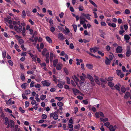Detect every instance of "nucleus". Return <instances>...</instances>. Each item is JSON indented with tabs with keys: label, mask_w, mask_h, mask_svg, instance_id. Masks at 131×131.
I'll return each instance as SVG.
<instances>
[{
	"label": "nucleus",
	"mask_w": 131,
	"mask_h": 131,
	"mask_svg": "<svg viewBox=\"0 0 131 131\" xmlns=\"http://www.w3.org/2000/svg\"><path fill=\"white\" fill-rule=\"evenodd\" d=\"M66 81L67 83L69 84H70V78L69 77H66Z\"/></svg>",
	"instance_id": "38"
},
{
	"label": "nucleus",
	"mask_w": 131,
	"mask_h": 131,
	"mask_svg": "<svg viewBox=\"0 0 131 131\" xmlns=\"http://www.w3.org/2000/svg\"><path fill=\"white\" fill-rule=\"evenodd\" d=\"M58 117V116L57 114H55L53 117V119L54 120L57 119Z\"/></svg>",
	"instance_id": "40"
},
{
	"label": "nucleus",
	"mask_w": 131,
	"mask_h": 131,
	"mask_svg": "<svg viewBox=\"0 0 131 131\" xmlns=\"http://www.w3.org/2000/svg\"><path fill=\"white\" fill-rule=\"evenodd\" d=\"M83 102L85 105H87L88 104V101H87V100H83Z\"/></svg>",
	"instance_id": "55"
},
{
	"label": "nucleus",
	"mask_w": 131,
	"mask_h": 131,
	"mask_svg": "<svg viewBox=\"0 0 131 131\" xmlns=\"http://www.w3.org/2000/svg\"><path fill=\"white\" fill-rule=\"evenodd\" d=\"M72 90L74 94L75 95H76V93H79L80 92V91L77 89L73 88Z\"/></svg>",
	"instance_id": "15"
},
{
	"label": "nucleus",
	"mask_w": 131,
	"mask_h": 131,
	"mask_svg": "<svg viewBox=\"0 0 131 131\" xmlns=\"http://www.w3.org/2000/svg\"><path fill=\"white\" fill-rule=\"evenodd\" d=\"M50 60L51 62H52L53 60V54L52 53H50Z\"/></svg>",
	"instance_id": "23"
},
{
	"label": "nucleus",
	"mask_w": 131,
	"mask_h": 131,
	"mask_svg": "<svg viewBox=\"0 0 131 131\" xmlns=\"http://www.w3.org/2000/svg\"><path fill=\"white\" fill-rule=\"evenodd\" d=\"M20 78H21V79L22 81H24L25 80V78L24 75L23 74H21V76H20Z\"/></svg>",
	"instance_id": "36"
},
{
	"label": "nucleus",
	"mask_w": 131,
	"mask_h": 131,
	"mask_svg": "<svg viewBox=\"0 0 131 131\" xmlns=\"http://www.w3.org/2000/svg\"><path fill=\"white\" fill-rule=\"evenodd\" d=\"M70 48L72 49L74 48V46L73 43H71L70 44L69 46Z\"/></svg>",
	"instance_id": "60"
},
{
	"label": "nucleus",
	"mask_w": 131,
	"mask_h": 131,
	"mask_svg": "<svg viewBox=\"0 0 131 131\" xmlns=\"http://www.w3.org/2000/svg\"><path fill=\"white\" fill-rule=\"evenodd\" d=\"M116 52L117 53H121L122 52L123 49L122 47L118 46L116 49Z\"/></svg>",
	"instance_id": "4"
},
{
	"label": "nucleus",
	"mask_w": 131,
	"mask_h": 131,
	"mask_svg": "<svg viewBox=\"0 0 131 131\" xmlns=\"http://www.w3.org/2000/svg\"><path fill=\"white\" fill-rule=\"evenodd\" d=\"M57 105L58 106H59L60 107H62L63 106V104L62 102L59 101L57 103Z\"/></svg>",
	"instance_id": "31"
},
{
	"label": "nucleus",
	"mask_w": 131,
	"mask_h": 131,
	"mask_svg": "<svg viewBox=\"0 0 131 131\" xmlns=\"http://www.w3.org/2000/svg\"><path fill=\"white\" fill-rule=\"evenodd\" d=\"M22 13L21 16L23 18H24L26 16V14L25 10H24L22 11Z\"/></svg>",
	"instance_id": "22"
},
{
	"label": "nucleus",
	"mask_w": 131,
	"mask_h": 131,
	"mask_svg": "<svg viewBox=\"0 0 131 131\" xmlns=\"http://www.w3.org/2000/svg\"><path fill=\"white\" fill-rule=\"evenodd\" d=\"M18 42L21 45H23V44L24 43L23 40L22 39H19L18 40Z\"/></svg>",
	"instance_id": "37"
},
{
	"label": "nucleus",
	"mask_w": 131,
	"mask_h": 131,
	"mask_svg": "<svg viewBox=\"0 0 131 131\" xmlns=\"http://www.w3.org/2000/svg\"><path fill=\"white\" fill-rule=\"evenodd\" d=\"M110 123L108 122H107L106 123H105L104 124V125L106 127H108V126H109L110 125Z\"/></svg>",
	"instance_id": "46"
},
{
	"label": "nucleus",
	"mask_w": 131,
	"mask_h": 131,
	"mask_svg": "<svg viewBox=\"0 0 131 131\" xmlns=\"http://www.w3.org/2000/svg\"><path fill=\"white\" fill-rule=\"evenodd\" d=\"M22 96L24 99L27 100L28 99L27 97L25 96V95L24 94H22Z\"/></svg>",
	"instance_id": "52"
},
{
	"label": "nucleus",
	"mask_w": 131,
	"mask_h": 131,
	"mask_svg": "<svg viewBox=\"0 0 131 131\" xmlns=\"http://www.w3.org/2000/svg\"><path fill=\"white\" fill-rule=\"evenodd\" d=\"M86 66L89 69H91L93 68V66L92 65L89 64L86 65Z\"/></svg>",
	"instance_id": "26"
},
{
	"label": "nucleus",
	"mask_w": 131,
	"mask_h": 131,
	"mask_svg": "<svg viewBox=\"0 0 131 131\" xmlns=\"http://www.w3.org/2000/svg\"><path fill=\"white\" fill-rule=\"evenodd\" d=\"M15 101L12 100V99L10 98L9 99V104L11 105L12 104H14L15 103Z\"/></svg>",
	"instance_id": "24"
},
{
	"label": "nucleus",
	"mask_w": 131,
	"mask_h": 131,
	"mask_svg": "<svg viewBox=\"0 0 131 131\" xmlns=\"http://www.w3.org/2000/svg\"><path fill=\"white\" fill-rule=\"evenodd\" d=\"M130 96V94L129 92H127L125 93V96H124V98L125 99L129 97Z\"/></svg>",
	"instance_id": "12"
},
{
	"label": "nucleus",
	"mask_w": 131,
	"mask_h": 131,
	"mask_svg": "<svg viewBox=\"0 0 131 131\" xmlns=\"http://www.w3.org/2000/svg\"><path fill=\"white\" fill-rule=\"evenodd\" d=\"M9 64L11 66H12L13 64V63L12 61L9 60Z\"/></svg>",
	"instance_id": "61"
},
{
	"label": "nucleus",
	"mask_w": 131,
	"mask_h": 131,
	"mask_svg": "<svg viewBox=\"0 0 131 131\" xmlns=\"http://www.w3.org/2000/svg\"><path fill=\"white\" fill-rule=\"evenodd\" d=\"M124 38L125 40H126V42H128L130 37L128 35L126 34L124 35Z\"/></svg>",
	"instance_id": "14"
},
{
	"label": "nucleus",
	"mask_w": 131,
	"mask_h": 131,
	"mask_svg": "<svg viewBox=\"0 0 131 131\" xmlns=\"http://www.w3.org/2000/svg\"><path fill=\"white\" fill-rule=\"evenodd\" d=\"M27 85V83H24L22 84L21 85V87L23 88L24 89H26V86Z\"/></svg>",
	"instance_id": "30"
},
{
	"label": "nucleus",
	"mask_w": 131,
	"mask_h": 131,
	"mask_svg": "<svg viewBox=\"0 0 131 131\" xmlns=\"http://www.w3.org/2000/svg\"><path fill=\"white\" fill-rule=\"evenodd\" d=\"M50 30L52 32H53L55 30V28L53 27L52 26L50 28Z\"/></svg>",
	"instance_id": "35"
},
{
	"label": "nucleus",
	"mask_w": 131,
	"mask_h": 131,
	"mask_svg": "<svg viewBox=\"0 0 131 131\" xmlns=\"http://www.w3.org/2000/svg\"><path fill=\"white\" fill-rule=\"evenodd\" d=\"M53 21L51 19L49 20V23L50 24V26H52V24H53Z\"/></svg>",
	"instance_id": "58"
},
{
	"label": "nucleus",
	"mask_w": 131,
	"mask_h": 131,
	"mask_svg": "<svg viewBox=\"0 0 131 131\" xmlns=\"http://www.w3.org/2000/svg\"><path fill=\"white\" fill-rule=\"evenodd\" d=\"M113 77H108V79L107 80L108 82L111 81L113 80Z\"/></svg>",
	"instance_id": "49"
},
{
	"label": "nucleus",
	"mask_w": 131,
	"mask_h": 131,
	"mask_svg": "<svg viewBox=\"0 0 131 131\" xmlns=\"http://www.w3.org/2000/svg\"><path fill=\"white\" fill-rule=\"evenodd\" d=\"M99 80L101 81V83H102L106 84L107 83L106 80L103 78H100Z\"/></svg>",
	"instance_id": "16"
},
{
	"label": "nucleus",
	"mask_w": 131,
	"mask_h": 131,
	"mask_svg": "<svg viewBox=\"0 0 131 131\" xmlns=\"http://www.w3.org/2000/svg\"><path fill=\"white\" fill-rule=\"evenodd\" d=\"M55 99H57V100L59 101H60L63 99V97H55Z\"/></svg>",
	"instance_id": "34"
},
{
	"label": "nucleus",
	"mask_w": 131,
	"mask_h": 131,
	"mask_svg": "<svg viewBox=\"0 0 131 131\" xmlns=\"http://www.w3.org/2000/svg\"><path fill=\"white\" fill-rule=\"evenodd\" d=\"M108 20H110L107 19L106 21V22L108 23V25L109 26L112 27L113 28H114L116 27V25L115 24L113 23L111 24V23H108L107 21Z\"/></svg>",
	"instance_id": "6"
},
{
	"label": "nucleus",
	"mask_w": 131,
	"mask_h": 131,
	"mask_svg": "<svg viewBox=\"0 0 131 131\" xmlns=\"http://www.w3.org/2000/svg\"><path fill=\"white\" fill-rule=\"evenodd\" d=\"M38 107V104H35V106L33 107V108L34 109H35V110H37Z\"/></svg>",
	"instance_id": "47"
},
{
	"label": "nucleus",
	"mask_w": 131,
	"mask_h": 131,
	"mask_svg": "<svg viewBox=\"0 0 131 131\" xmlns=\"http://www.w3.org/2000/svg\"><path fill=\"white\" fill-rule=\"evenodd\" d=\"M98 53L99 54L101 55V56L102 57H103L104 56V54L103 53H102V52L100 51H99L98 52Z\"/></svg>",
	"instance_id": "53"
},
{
	"label": "nucleus",
	"mask_w": 131,
	"mask_h": 131,
	"mask_svg": "<svg viewBox=\"0 0 131 131\" xmlns=\"http://www.w3.org/2000/svg\"><path fill=\"white\" fill-rule=\"evenodd\" d=\"M2 54L3 56V58H5L6 56V52L5 51H3L2 52Z\"/></svg>",
	"instance_id": "45"
},
{
	"label": "nucleus",
	"mask_w": 131,
	"mask_h": 131,
	"mask_svg": "<svg viewBox=\"0 0 131 131\" xmlns=\"http://www.w3.org/2000/svg\"><path fill=\"white\" fill-rule=\"evenodd\" d=\"M87 78L89 79L90 82H93L95 81V79H93V77L89 74L87 75Z\"/></svg>",
	"instance_id": "10"
},
{
	"label": "nucleus",
	"mask_w": 131,
	"mask_h": 131,
	"mask_svg": "<svg viewBox=\"0 0 131 131\" xmlns=\"http://www.w3.org/2000/svg\"><path fill=\"white\" fill-rule=\"evenodd\" d=\"M95 81L96 83L98 85H100V84L99 80L97 78L95 79Z\"/></svg>",
	"instance_id": "32"
},
{
	"label": "nucleus",
	"mask_w": 131,
	"mask_h": 131,
	"mask_svg": "<svg viewBox=\"0 0 131 131\" xmlns=\"http://www.w3.org/2000/svg\"><path fill=\"white\" fill-rule=\"evenodd\" d=\"M47 51V49L46 48H44L42 52V54L43 56H45V53Z\"/></svg>",
	"instance_id": "25"
},
{
	"label": "nucleus",
	"mask_w": 131,
	"mask_h": 131,
	"mask_svg": "<svg viewBox=\"0 0 131 131\" xmlns=\"http://www.w3.org/2000/svg\"><path fill=\"white\" fill-rule=\"evenodd\" d=\"M19 111L22 113H24L25 111V110H23L21 107H20L19 108Z\"/></svg>",
	"instance_id": "54"
},
{
	"label": "nucleus",
	"mask_w": 131,
	"mask_h": 131,
	"mask_svg": "<svg viewBox=\"0 0 131 131\" xmlns=\"http://www.w3.org/2000/svg\"><path fill=\"white\" fill-rule=\"evenodd\" d=\"M89 1L95 7H97L96 4L91 0H89Z\"/></svg>",
	"instance_id": "29"
},
{
	"label": "nucleus",
	"mask_w": 131,
	"mask_h": 131,
	"mask_svg": "<svg viewBox=\"0 0 131 131\" xmlns=\"http://www.w3.org/2000/svg\"><path fill=\"white\" fill-rule=\"evenodd\" d=\"M41 83L43 84V86H48L50 84V83L47 82V80L42 81Z\"/></svg>",
	"instance_id": "2"
},
{
	"label": "nucleus",
	"mask_w": 131,
	"mask_h": 131,
	"mask_svg": "<svg viewBox=\"0 0 131 131\" xmlns=\"http://www.w3.org/2000/svg\"><path fill=\"white\" fill-rule=\"evenodd\" d=\"M9 127L11 128H14V121L11 120H10L9 121Z\"/></svg>",
	"instance_id": "5"
},
{
	"label": "nucleus",
	"mask_w": 131,
	"mask_h": 131,
	"mask_svg": "<svg viewBox=\"0 0 131 131\" xmlns=\"http://www.w3.org/2000/svg\"><path fill=\"white\" fill-rule=\"evenodd\" d=\"M26 52H23L21 54V56H23V57H25V56H26Z\"/></svg>",
	"instance_id": "59"
},
{
	"label": "nucleus",
	"mask_w": 131,
	"mask_h": 131,
	"mask_svg": "<svg viewBox=\"0 0 131 131\" xmlns=\"http://www.w3.org/2000/svg\"><path fill=\"white\" fill-rule=\"evenodd\" d=\"M108 84L111 88L113 87L114 85V84L111 82H108Z\"/></svg>",
	"instance_id": "21"
},
{
	"label": "nucleus",
	"mask_w": 131,
	"mask_h": 131,
	"mask_svg": "<svg viewBox=\"0 0 131 131\" xmlns=\"http://www.w3.org/2000/svg\"><path fill=\"white\" fill-rule=\"evenodd\" d=\"M58 62V60L56 59L55 60H54L53 61V65L54 67H55L56 66Z\"/></svg>",
	"instance_id": "17"
},
{
	"label": "nucleus",
	"mask_w": 131,
	"mask_h": 131,
	"mask_svg": "<svg viewBox=\"0 0 131 131\" xmlns=\"http://www.w3.org/2000/svg\"><path fill=\"white\" fill-rule=\"evenodd\" d=\"M130 11L128 9H126L125 10V13L126 14H128L130 13Z\"/></svg>",
	"instance_id": "44"
},
{
	"label": "nucleus",
	"mask_w": 131,
	"mask_h": 131,
	"mask_svg": "<svg viewBox=\"0 0 131 131\" xmlns=\"http://www.w3.org/2000/svg\"><path fill=\"white\" fill-rule=\"evenodd\" d=\"M18 30L17 31L18 32H21L22 30V27L21 26L19 25L18 27Z\"/></svg>",
	"instance_id": "33"
},
{
	"label": "nucleus",
	"mask_w": 131,
	"mask_h": 131,
	"mask_svg": "<svg viewBox=\"0 0 131 131\" xmlns=\"http://www.w3.org/2000/svg\"><path fill=\"white\" fill-rule=\"evenodd\" d=\"M35 83L34 81H32L30 84V86L31 87H33L34 86V84Z\"/></svg>",
	"instance_id": "57"
},
{
	"label": "nucleus",
	"mask_w": 131,
	"mask_h": 131,
	"mask_svg": "<svg viewBox=\"0 0 131 131\" xmlns=\"http://www.w3.org/2000/svg\"><path fill=\"white\" fill-rule=\"evenodd\" d=\"M72 26L73 28V29L74 30L75 32L77 31V26L76 25H72Z\"/></svg>",
	"instance_id": "41"
},
{
	"label": "nucleus",
	"mask_w": 131,
	"mask_h": 131,
	"mask_svg": "<svg viewBox=\"0 0 131 131\" xmlns=\"http://www.w3.org/2000/svg\"><path fill=\"white\" fill-rule=\"evenodd\" d=\"M57 85L58 86V87L60 89H62L63 88V85L61 84H58Z\"/></svg>",
	"instance_id": "43"
},
{
	"label": "nucleus",
	"mask_w": 131,
	"mask_h": 131,
	"mask_svg": "<svg viewBox=\"0 0 131 131\" xmlns=\"http://www.w3.org/2000/svg\"><path fill=\"white\" fill-rule=\"evenodd\" d=\"M120 90L121 92L123 93H125L126 91V88L123 86L121 87Z\"/></svg>",
	"instance_id": "18"
},
{
	"label": "nucleus",
	"mask_w": 131,
	"mask_h": 131,
	"mask_svg": "<svg viewBox=\"0 0 131 131\" xmlns=\"http://www.w3.org/2000/svg\"><path fill=\"white\" fill-rule=\"evenodd\" d=\"M8 123V118L7 117H6L5 118V122L4 123L5 125H7Z\"/></svg>",
	"instance_id": "50"
},
{
	"label": "nucleus",
	"mask_w": 131,
	"mask_h": 131,
	"mask_svg": "<svg viewBox=\"0 0 131 131\" xmlns=\"http://www.w3.org/2000/svg\"><path fill=\"white\" fill-rule=\"evenodd\" d=\"M63 70L66 73V74L67 75H68L69 74V73L67 69L66 68L64 67L63 68Z\"/></svg>",
	"instance_id": "28"
},
{
	"label": "nucleus",
	"mask_w": 131,
	"mask_h": 131,
	"mask_svg": "<svg viewBox=\"0 0 131 131\" xmlns=\"http://www.w3.org/2000/svg\"><path fill=\"white\" fill-rule=\"evenodd\" d=\"M113 126L112 125H110L108 127V128L110 130V131H115V129H113Z\"/></svg>",
	"instance_id": "20"
},
{
	"label": "nucleus",
	"mask_w": 131,
	"mask_h": 131,
	"mask_svg": "<svg viewBox=\"0 0 131 131\" xmlns=\"http://www.w3.org/2000/svg\"><path fill=\"white\" fill-rule=\"evenodd\" d=\"M127 51L126 53V57H128L131 54V50L130 49V47L129 46H127L126 49Z\"/></svg>",
	"instance_id": "1"
},
{
	"label": "nucleus",
	"mask_w": 131,
	"mask_h": 131,
	"mask_svg": "<svg viewBox=\"0 0 131 131\" xmlns=\"http://www.w3.org/2000/svg\"><path fill=\"white\" fill-rule=\"evenodd\" d=\"M81 15L83 16H85L88 20H90L91 19L90 18V16L91 15L88 14H85L84 13H82L81 14Z\"/></svg>",
	"instance_id": "11"
},
{
	"label": "nucleus",
	"mask_w": 131,
	"mask_h": 131,
	"mask_svg": "<svg viewBox=\"0 0 131 131\" xmlns=\"http://www.w3.org/2000/svg\"><path fill=\"white\" fill-rule=\"evenodd\" d=\"M25 106L26 107H28L29 106V104L28 101L25 102Z\"/></svg>",
	"instance_id": "64"
},
{
	"label": "nucleus",
	"mask_w": 131,
	"mask_h": 131,
	"mask_svg": "<svg viewBox=\"0 0 131 131\" xmlns=\"http://www.w3.org/2000/svg\"><path fill=\"white\" fill-rule=\"evenodd\" d=\"M56 66V69L57 70H60L61 69L62 66V64L61 63H58Z\"/></svg>",
	"instance_id": "9"
},
{
	"label": "nucleus",
	"mask_w": 131,
	"mask_h": 131,
	"mask_svg": "<svg viewBox=\"0 0 131 131\" xmlns=\"http://www.w3.org/2000/svg\"><path fill=\"white\" fill-rule=\"evenodd\" d=\"M25 93L26 95H27L28 94H29L30 93V91L29 90H28L25 91Z\"/></svg>",
	"instance_id": "42"
},
{
	"label": "nucleus",
	"mask_w": 131,
	"mask_h": 131,
	"mask_svg": "<svg viewBox=\"0 0 131 131\" xmlns=\"http://www.w3.org/2000/svg\"><path fill=\"white\" fill-rule=\"evenodd\" d=\"M46 39L47 41L49 43H52V40L48 36H47L46 37Z\"/></svg>",
	"instance_id": "19"
},
{
	"label": "nucleus",
	"mask_w": 131,
	"mask_h": 131,
	"mask_svg": "<svg viewBox=\"0 0 131 131\" xmlns=\"http://www.w3.org/2000/svg\"><path fill=\"white\" fill-rule=\"evenodd\" d=\"M46 97V95H42L40 96V99L42 100H43Z\"/></svg>",
	"instance_id": "27"
},
{
	"label": "nucleus",
	"mask_w": 131,
	"mask_h": 131,
	"mask_svg": "<svg viewBox=\"0 0 131 131\" xmlns=\"http://www.w3.org/2000/svg\"><path fill=\"white\" fill-rule=\"evenodd\" d=\"M41 86L39 84H35V87L37 88H39Z\"/></svg>",
	"instance_id": "62"
},
{
	"label": "nucleus",
	"mask_w": 131,
	"mask_h": 131,
	"mask_svg": "<svg viewBox=\"0 0 131 131\" xmlns=\"http://www.w3.org/2000/svg\"><path fill=\"white\" fill-rule=\"evenodd\" d=\"M106 49L107 51H109L111 49V47L109 46H107L106 47Z\"/></svg>",
	"instance_id": "51"
},
{
	"label": "nucleus",
	"mask_w": 131,
	"mask_h": 131,
	"mask_svg": "<svg viewBox=\"0 0 131 131\" xmlns=\"http://www.w3.org/2000/svg\"><path fill=\"white\" fill-rule=\"evenodd\" d=\"M74 113L76 114L78 111V109L77 107H75L74 108Z\"/></svg>",
	"instance_id": "63"
},
{
	"label": "nucleus",
	"mask_w": 131,
	"mask_h": 131,
	"mask_svg": "<svg viewBox=\"0 0 131 131\" xmlns=\"http://www.w3.org/2000/svg\"><path fill=\"white\" fill-rule=\"evenodd\" d=\"M99 49V48L96 47H94L93 48H91L90 49V51L91 52H92V51L94 53H95Z\"/></svg>",
	"instance_id": "3"
},
{
	"label": "nucleus",
	"mask_w": 131,
	"mask_h": 131,
	"mask_svg": "<svg viewBox=\"0 0 131 131\" xmlns=\"http://www.w3.org/2000/svg\"><path fill=\"white\" fill-rule=\"evenodd\" d=\"M116 72L117 73V75H119L121 73V71L120 70H117L116 71Z\"/></svg>",
	"instance_id": "39"
},
{
	"label": "nucleus",
	"mask_w": 131,
	"mask_h": 131,
	"mask_svg": "<svg viewBox=\"0 0 131 131\" xmlns=\"http://www.w3.org/2000/svg\"><path fill=\"white\" fill-rule=\"evenodd\" d=\"M58 38L60 40H63L64 39L63 35L61 33H59L58 34Z\"/></svg>",
	"instance_id": "7"
},
{
	"label": "nucleus",
	"mask_w": 131,
	"mask_h": 131,
	"mask_svg": "<svg viewBox=\"0 0 131 131\" xmlns=\"http://www.w3.org/2000/svg\"><path fill=\"white\" fill-rule=\"evenodd\" d=\"M125 32V31L124 30H120L119 31V34L122 35V36H123V33Z\"/></svg>",
	"instance_id": "56"
},
{
	"label": "nucleus",
	"mask_w": 131,
	"mask_h": 131,
	"mask_svg": "<svg viewBox=\"0 0 131 131\" xmlns=\"http://www.w3.org/2000/svg\"><path fill=\"white\" fill-rule=\"evenodd\" d=\"M47 117V115L45 114H42V119H45Z\"/></svg>",
	"instance_id": "48"
},
{
	"label": "nucleus",
	"mask_w": 131,
	"mask_h": 131,
	"mask_svg": "<svg viewBox=\"0 0 131 131\" xmlns=\"http://www.w3.org/2000/svg\"><path fill=\"white\" fill-rule=\"evenodd\" d=\"M106 59L105 60V63L107 65H109L111 63V60L108 59L107 57H106Z\"/></svg>",
	"instance_id": "13"
},
{
	"label": "nucleus",
	"mask_w": 131,
	"mask_h": 131,
	"mask_svg": "<svg viewBox=\"0 0 131 131\" xmlns=\"http://www.w3.org/2000/svg\"><path fill=\"white\" fill-rule=\"evenodd\" d=\"M118 85L117 84H116L114 86L115 88L117 91H119V92L120 94H121V92H120V87L121 86V85L119 84H118Z\"/></svg>",
	"instance_id": "8"
}]
</instances>
